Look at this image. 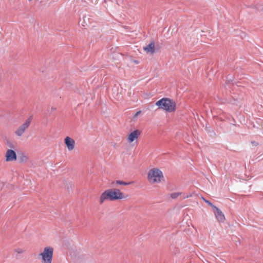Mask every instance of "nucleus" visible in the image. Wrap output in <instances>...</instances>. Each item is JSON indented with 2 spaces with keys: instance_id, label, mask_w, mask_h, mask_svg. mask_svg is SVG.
Masks as SVG:
<instances>
[{
  "instance_id": "f257e3e1",
  "label": "nucleus",
  "mask_w": 263,
  "mask_h": 263,
  "mask_svg": "<svg viewBox=\"0 0 263 263\" xmlns=\"http://www.w3.org/2000/svg\"><path fill=\"white\" fill-rule=\"evenodd\" d=\"M163 179V174L162 172L158 168H151L147 173V180L151 184H159Z\"/></svg>"
},
{
  "instance_id": "f03ea898",
  "label": "nucleus",
  "mask_w": 263,
  "mask_h": 263,
  "mask_svg": "<svg viewBox=\"0 0 263 263\" xmlns=\"http://www.w3.org/2000/svg\"><path fill=\"white\" fill-rule=\"evenodd\" d=\"M54 249L51 246H46L37 255V259L41 263H52Z\"/></svg>"
},
{
  "instance_id": "7ed1b4c3",
  "label": "nucleus",
  "mask_w": 263,
  "mask_h": 263,
  "mask_svg": "<svg viewBox=\"0 0 263 263\" xmlns=\"http://www.w3.org/2000/svg\"><path fill=\"white\" fill-rule=\"evenodd\" d=\"M156 105L168 112H174L176 109L175 102L168 98H162L158 100L156 102Z\"/></svg>"
},
{
  "instance_id": "20e7f679",
  "label": "nucleus",
  "mask_w": 263,
  "mask_h": 263,
  "mask_svg": "<svg viewBox=\"0 0 263 263\" xmlns=\"http://www.w3.org/2000/svg\"><path fill=\"white\" fill-rule=\"evenodd\" d=\"M31 120V117H29L24 122V123L21 125L15 131L14 133L15 135L20 137H22L30 126Z\"/></svg>"
},
{
  "instance_id": "39448f33",
  "label": "nucleus",
  "mask_w": 263,
  "mask_h": 263,
  "mask_svg": "<svg viewBox=\"0 0 263 263\" xmlns=\"http://www.w3.org/2000/svg\"><path fill=\"white\" fill-rule=\"evenodd\" d=\"M112 201L124 199L126 196L124 193L121 192L119 189L114 188L110 189Z\"/></svg>"
},
{
  "instance_id": "423d86ee",
  "label": "nucleus",
  "mask_w": 263,
  "mask_h": 263,
  "mask_svg": "<svg viewBox=\"0 0 263 263\" xmlns=\"http://www.w3.org/2000/svg\"><path fill=\"white\" fill-rule=\"evenodd\" d=\"M106 201H112L110 189L105 190L99 197V202L100 204H102Z\"/></svg>"
},
{
  "instance_id": "0eeeda50",
  "label": "nucleus",
  "mask_w": 263,
  "mask_h": 263,
  "mask_svg": "<svg viewBox=\"0 0 263 263\" xmlns=\"http://www.w3.org/2000/svg\"><path fill=\"white\" fill-rule=\"evenodd\" d=\"M5 160L6 162H13L17 160L16 152L11 149H8L5 154Z\"/></svg>"
},
{
  "instance_id": "6e6552de",
  "label": "nucleus",
  "mask_w": 263,
  "mask_h": 263,
  "mask_svg": "<svg viewBox=\"0 0 263 263\" xmlns=\"http://www.w3.org/2000/svg\"><path fill=\"white\" fill-rule=\"evenodd\" d=\"M141 132L138 129L132 132L127 137L128 143L130 144L135 141H137L141 135Z\"/></svg>"
},
{
  "instance_id": "1a4fd4ad",
  "label": "nucleus",
  "mask_w": 263,
  "mask_h": 263,
  "mask_svg": "<svg viewBox=\"0 0 263 263\" xmlns=\"http://www.w3.org/2000/svg\"><path fill=\"white\" fill-rule=\"evenodd\" d=\"M64 143L69 151H72L74 149L76 142L72 138L66 136L64 138Z\"/></svg>"
},
{
  "instance_id": "9d476101",
  "label": "nucleus",
  "mask_w": 263,
  "mask_h": 263,
  "mask_svg": "<svg viewBox=\"0 0 263 263\" xmlns=\"http://www.w3.org/2000/svg\"><path fill=\"white\" fill-rule=\"evenodd\" d=\"M214 212L216 219L219 222H223L225 219V217L221 210L217 207H214Z\"/></svg>"
},
{
  "instance_id": "9b49d317",
  "label": "nucleus",
  "mask_w": 263,
  "mask_h": 263,
  "mask_svg": "<svg viewBox=\"0 0 263 263\" xmlns=\"http://www.w3.org/2000/svg\"><path fill=\"white\" fill-rule=\"evenodd\" d=\"M144 51L148 53L153 54L155 52V44L153 42L149 44L147 46L144 48Z\"/></svg>"
},
{
  "instance_id": "f8f14e48",
  "label": "nucleus",
  "mask_w": 263,
  "mask_h": 263,
  "mask_svg": "<svg viewBox=\"0 0 263 263\" xmlns=\"http://www.w3.org/2000/svg\"><path fill=\"white\" fill-rule=\"evenodd\" d=\"M131 182H126L123 181L121 180H115L113 181L111 183V186H116L118 185H127L129 184H130Z\"/></svg>"
},
{
  "instance_id": "ddd939ff",
  "label": "nucleus",
  "mask_w": 263,
  "mask_h": 263,
  "mask_svg": "<svg viewBox=\"0 0 263 263\" xmlns=\"http://www.w3.org/2000/svg\"><path fill=\"white\" fill-rule=\"evenodd\" d=\"M14 251L17 254H22L25 252V250L21 248H17L14 249Z\"/></svg>"
},
{
  "instance_id": "4468645a",
  "label": "nucleus",
  "mask_w": 263,
  "mask_h": 263,
  "mask_svg": "<svg viewBox=\"0 0 263 263\" xmlns=\"http://www.w3.org/2000/svg\"><path fill=\"white\" fill-rule=\"evenodd\" d=\"M28 160V158L27 156L23 155L20 157V160L21 162H27Z\"/></svg>"
},
{
  "instance_id": "2eb2a0df",
  "label": "nucleus",
  "mask_w": 263,
  "mask_h": 263,
  "mask_svg": "<svg viewBox=\"0 0 263 263\" xmlns=\"http://www.w3.org/2000/svg\"><path fill=\"white\" fill-rule=\"evenodd\" d=\"M180 195V193H172L171 195V197L172 198L175 199V198H177Z\"/></svg>"
},
{
  "instance_id": "dca6fc26",
  "label": "nucleus",
  "mask_w": 263,
  "mask_h": 263,
  "mask_svg": "<svg viewBox=\"0 0 263 263\" xmlns=\"http://www.w3.org/2000/svg\"><path fill=\"white\" fill-rule=\"evenodd\" d=\"M203 200L205 202L207 203L209 205H210L211 207H212L213 209H214V207H216L211 202H210L209 201L206 200L205 199L203 198Z\"/></svg>"
},
{
  "instance_id": "f3484780",
  "label": "nucleus",
  "mask_w": 263,
  "mask_h": 263,
  "mask_svg": "<svg viewBox=\"0 0 263 263\" xmlns=\"http://www.w3.org/2000/svg\"><path fill=\"white\" fill-rule=\"evenodd\" d=\"M141 113V111H138L136 112V114L134 115V117L137 118L140 114Z\"/></svg>"
}]
</instances>
